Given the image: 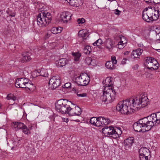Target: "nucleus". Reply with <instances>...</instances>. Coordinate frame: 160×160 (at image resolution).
<instances>
[{
	"instance_id": "dca6fc26",
	"label": "nucleus",
	"mask_w": 160,
	"mask_h": 160,
	"mask_svg": "<svg viewBox=\"0 0 160 160\" xmlns=\"http://www.w3.org/2000/svg\"><path fill=\"white\" fill-rule=\"evenodd\" d=\"M134 139L132 137H129L125 140L124 144L125 149L127 150L129 149L134 143Z\"/></svg>"
},
{
	"instance_id": "f8f14e48",
	"label": "nucleus",
	"mask_w": 160,
	"mask_h": 160,
	"mask_svg": "<svg viewBox=\"0 0 160 160\" xmlns=\"http://www.w3.org/2000/svg\"><path fill=\"white\" fill-rule=\"evenodd\" d=\"M139 153L140 160H148L151 157L149 149L146 147L141 148L139 149Z\"/></svg>"
},
{
	"instance_id": "4c0bfd02",
	"label": "nucleus",
	"mask_w": 160,
	"mask_h": 160,
	"mask_svg": "<svg viewBox=\"0 0 160 160\" xmlns=\"http://www.w3.org/2000/svg\"><path fill=\"white\" fill-rule=\"evenodd\" d=\"M77 95L78 97L83 98L86 97L87 94L85 93H82L80 92H77Z\"/></svg>"
},
{
	"instance_id": "473e14b6",
	"label": "nucleus",
	"mask_w": 160,
	"mask_h": 160,
	"mask_svg": "<svg viewBox=\"0 0 160 160\" xmlns=\"http://www.w3.org/2000/svg\"><path fill=\"white\" fill-rule=\"evenodd\" d=\"M7 99L8 100H12L14 102V101L16 99V98L13 94H9L7 95Z\"/></svg>"
},
{
	"instance_id": "b1692460",
	"label": "nucleus",
	"mask_w": 160,
	"mask_h": 160,
	"mask_svg": "<svg viewBox=\"0 0 160 160\" xmlns=\"http://www.w3.org/2000/svg\"><path fill=\"white\" fill-rule=\"evenodd\" d=\"M147 9L145 8L143 11L142 13V18L145 21L148 22H150L151 21L148 17V15H149V14H150V13L151 12H147Z\"/></svg>"
},
{
	"instance_id": "603ef678",
	"label": "nucleus",
	"mask_w": 160,
	"mask_h": 160,
	"mask_svg": "<svg viewBox=\"0 0 160 160\" xmlns=\"http://www.w3.org/2000/svg\"><path fill=\"white\" fill-rule=\"evenodd\" d=\"M138 64H136L132 67V68L134 70H136L138 69Z\"/></svg>"
},
{
	"instance_id": "7ed1b4c3",
	"label": "nucleus",
	"mask_w": 160,
	"mask_h": 160,
	"mask_svg": "<svg viewBox=\"0 0 160 160\" xmlns=\"http://www.w3.org/2000/svg\"><path fill=\"white\" fill-rule=\"evenodd\" d=\"M38 11L40 13L37 17L38 25L41 27L47 26L52 20L51 14L41 7L39 8Z\"/></svg>"
},
{
	"instance_id": "680f3d73",
	"label": "nucleus",
	"mask_w": 160,
	"mask_h": 160,
	"mask_svg": "<svg viewBox=\"0 0 160 160\" xmlns=\"http://www.w3.org/2000/svg\"><path fill=\"white\" fill-rule=\"evenodd\" d=\"M126 53H128V52H126L125 53V54H126Z\"/></svg>"
},
{
	"instance_id": "de8ad7c7",
	"label": "nucleus",
	"mask_w": 160,
	"mask_h": 160,
	"mask_svg": "<svg viewBox=\"0 0 160 160\" xmlns=\"http://www.w3.org/2000/svg\"><path fill=\"white\" fill-rule=\"evenodd\" d=\"M120 12L121 11H120L118 9H116L115 10L114 13L116 15H118L120 14Z\"/></svg>"
},
{
	"instance_id": "c03bdc74",
	"label": "nucleus",
	"mask_w": 160,
	"mask_h": 160,
	"mask_svg": "<svg viewBox=\"0 0 160 160\" xmlns=\"http://www.w3.org/2000/svg\"><path fill=\"white\" fill-rule=\"evenodd\" d=\"M88 36V33L86 31V33L85 34H84L81 37L82 38V39L83 40H84L86 39Z\"/></svg>"
},
{
	"instance_id": "c756f323",
	"label": "nucleus",
	"mask_w": 160,
	"mask_h": 160,
	"mask_svg": "<svg viewBox=\"0 0 160 160\" xmlns=\"http://www.w3.org/2000/svg\"><path fill=\"white\" fill-rule=\"evenodd\" d=\"M72 55L74 57V60L76 62L78 61L81 56V54L79 52H72Z\"/></svg>"
},
{
	"instance_id": "79ce46f5",
	"label": "nucleus",
	"mask_w": 160,
	"mask_h": 160,
	"mask_svg": "<svg viewBox=\"0 0 160 160\" xmlns=\"http://www.w3.org/2000/svg\"><path fill=\"white\" fill-rule=\"evenodd\" d=\"M111 61L113 63V64H116L117 63V60L116 59L115 56H113L111 57Z\"/></svg>"
},
{
	"instance_id": "9b49d317",
	"label": "nucleus",
	"mask_w": 160,
	"mask_h": 160,
	"mask_svg": "<svg viewBox=\"0 0 160 160\" xmlns=\"http://www.w3.org/2000/svg\"><path fill=\"white\" fill-rule=\"evenodd\" d=\"M61 82L60 78L59 76H53L49 79L48 83L49 88L52 89H55L60 85Z\"/></svg>"
},
{
	"instance_id": "c85d7f7f",
	"label": "nucleus",
	"mask_w": 160,
	"mask_h": 160,
	"mask_svg": "<svg viewBox=\"0 0 160 160\" xmlns=\"http://www.w3.org/2000/svg\"><path fill=\"white\" fill-rule=\"evenodd\" d=\"M99 122L98 118L92 117L90 120V122L95 126L98 127L97 123Z\"/></svg>"
},
{
	"instance_id": "2f4dec72",
	"label": "nucleus",
	"mask_w": 160,
	"mask_h": 160,
	"mask_svg": "<svg viewBox=\"0 0 160 160\" xmlns=\"http://www.w3.org/2000/svg\"><path fill=\"white\" fill-rule=\"evenodd\" d=\"M114 64L111 61H108L106 63V66L108 69H113L114 68Z\"/></svg>"
},
{
	"instance_id": "2eb2a0df",
	"label": "nucleus",
	"mask_w": 160,
	"mask_h": 160,
	"mask_svg": "<svg viewBox=\"0 0 160 160\" xmlns=\"http://www.w3.org/2000/svg\"><path fill=\"white\" fill-rule=\"evenodd\" d=\"M98 120H99V122L97 123L98 127L108 124L110 122L108 118L102 117H98Z\"/></svg>"
},
{
	"instance_id": "4be33fe9",
	"label": "nucleus",
	"mask_w": 160,
	"mask_h": 160,
	"mask_svg": "<svg viewBox=\"0 0 160 160\" xmlns=\"http://www.w3.org/2000/svg\"><path fill=\"white\" fill-rule=\"evenodd\" d=\"M37 76H41L43 77H47L48 76V72L47 70L42 68L36 71Z\"/></svg>"
},
{
	"instance_id": "f704fd0d",
	"label": "nucleus",
	"mask_w": 160,
	"mask_h": 160,
	"mask_svg": "<svg viewBox=\"0 0 160 160\" xmlns=\"http://www.w3.org/2000/svg\"><path fill=\"white\" fill-rule=\"evenodd\" d=\"M102 43V39L99 38L96 40L92 44L94 46H99L101 45V44Z\"/></svg>"
},
{
	"instance_id": "5fc2aeb1",
	"label": "nucleus",
	"mask_w": 160,
	"mask_h": 160,
	"mask_svg": "<svg viewBox=\"0 0 160 160\" xmlns=\"http://www.w3.org/2000/svg\"><path fill=\"white\" fill-rule=\"evenodd\" d=\"M160 3V0H154V2L155 4H158Z\"/></svg>"
},
{
	"instance_id": "393cba45",
	"label": "nucleus",
	"mask_w": 160,
	"mask_h": 160,
	"mask_svg": "<svg viewBox=\"0 0 160 160\" xmlns=\"http://www.w3.org/2000/svg\"><path fill=\"white\" fill-rule=\"evenodd\" d=\"M146 8L147 9V12H151L150 13V15H148V17L150 19L151 21L152 22V19L151 18H152V14H153V12L154 11V8H152V7L150 6Z\"/></svg>"
},
{
	"instance_id": "c9c22d12",
	"label": "nucleus",
	"mask_w": 160,
	"mask_h": 160,
	"mask_svg": "<svg viewBox=\"0 0 160 160\" xmlns=\"http://www.w3.org/2000/svg\"><path fill=\"white\" fill-rule=\"evenodd\" d=\"M87 31L86 30L82 29L80 30L78 32V35L79 37H81L84 34H85Z\"/></svg>"
},
{
	"instance_id": "e433bc0d",
	"label": "nucleus",
	"mask_w": 160,
	"mask_h": 160,
	"mask_svg": "<svg viewBox=\"0 0 160 160\" xmlns=\"http://www.w3.org/2000/svg\"><path fill=\"white\" fill-rule=\"evenodd\" d=\"M23 82H24V84H26L27 87H28V86H29V85L31 86V85L30 83H29V80L27 78H21Z\"/></svg>"
},
{
	"instance_id": "e2e57ef3",
	"label": "nucleus",
	"mask_w": 160,
	"mask_h": 160,
	"mask_svg": "<svg viewBox=\"0 0 160 160\" xmlns=\"http://www.w3.org/2000/svg\"><path fill=\"white\" fill-rule=\"evenodd\" d=\"M18 141V143L19 144V141Z\"/></svg>"
},
{
	"instance_id": "9d476101",
	"label": "nucleus",
	"mask_w": 160,
	"mask_h": 160,
	"mask_svg": "<svg viewBox=\"0 0 160 160\" xmlns=\"http://www.w3.org/2000/svg\"><path fill=\"white\" fill-rule=\"evenodd\" d=\"M143 118L140 119L138 121L134 123L133 125V128L135 132H141L142 131V128H145V131H148V127Z\"/></svg>"
},
{
	"instance_id": "a878e982",
	"label": "nucleus",
	"mask_w": 160,
	"mask_h": 160,
	"mask_svg": "<svg viewBox=\"0 0 160 160\" xmlns=\"http://www.w3.org/2000/svg\"><path fill=\"white\" fill-rule=\"evenodd\" d=\"M159 12L160 11L159 10H156L154 9L153 14H152V18H151L152 22L154 20L155 21L158 19L159 17V15H160Z\"/></svg>"
},
{
	"instance_id": "37998d69",
	"label": "nucleus",
	"mask_w": 160,
	"mask_h": 160,
	"mask_svg": "<svg viewBox=\"0 0 160 160\" xmlns=\"http://www.w3.org/2000/svg\"><path fill=\"white\" fill-rule=\"evenodd\" d=\"M79 24L83 23L85 22V19L83 18H79L77 21Z\"/></svg>"
},
{
	"instance_id": "7c9ffc66",
	"label": "nucleus",
	"mask_w": 160,
	"mask_h": 160,
	"mask_svg": "<svg viewBox=\"0 0 160 160\" xmlns=\"http://www.w3.org/2000/svg\"><path fill=\"white\" fill-rule=\"evenodd\" d=\"M92 51V49L91 47L88 45L84 47L83 49V52L86 54H89Z\"/></svg>"
},
{
	"instance_id": "423d86ee",
	"label": "nucleus",
	"mask_w": 160,
	"mask_h": 160,
	"mask_svg": "<svg viewBox=\"0 0 160 160\" xmlns=\"http://www.w3.org/2000/svg\"><path fill=\"white\" fill-rule=\"evenodd\" d=\"M102 132L105 135L110 136L114 138H118L121 135L122 132L119 127H115L110 126L106 127L102 129Z\"/></svg>"
},
{
	"instance_id": "ea45409f",
	"label": "nucleus",
	"mask_w": 160,
	"mask_h": 160,
	"mask_svg": "<svg viewBox=\"0 0 160 160\" xmlns=\"http://www.w3.org/2000/svg\"><path fill=\"white\" fill-rule=\"evenodd\" d=\"M92 61V58L89 57L87 58L85 60L86 63L88 65L91 64Z\"/></svg>"
},
{
	"instance_id": "a211bd4d",
	"label": "nucleus",
	"mask_w": 160,
	"mask_h": 160,
	"mask_svg": "<svg viewBox=\"0 0 160 160\" xmlns=\"http://www.w3.org/2000/svg\"><path fill=\"white\" fill-rule=\"evenodd\" d=\"M31 55V53L28 52L23 53L22 54V57L20 59V61L22 62H24L26 61H30L31 58L30 57Z\"/></svg>"
},
{
	"instance_id": "a19ab883",
	"label": "nucleus",
	"mask_w": 160,
	"mask_h": 160,
	"mask_svg": "<svg viewBox=\"0 0 160 160\" xmlns=\"http://www.w3.org/2000/svg\"><path fill=\"white\" fill-rule=\"evenodd\" d=\"M23 2L21 1H18L16 2L15 4L19 8H22L23 7Z\"/></svg>"
},
{
	"instance_id": "aec40b11",
	"label": "nucleus",
	"mask_w": 160,
	"mask_h": 160,
	"mask_svg": "<svg viewBox=\"0 0 160 160\" xmlns=\"http://www.w3.org/2000/svg\"><path fill=\"white\" fill-rule=\"evenodd\" d=\"M15 86L17 88H26V84L21 78H18L16 81Z\"/></svg>"
},
{
	"instance_id": "f257e3e1",
	"label": "nucleus",
	"mask_w": 160,
	"mask_h": 160,
	"mask_svg": "<svg viewBox=\"0 0 160 160\" xmlns=\"http://www.w3.org/2000/svg\"><path fill=\"white\" fill-rule=\"evenodd\" d=\"M111 78L107 77L102 83L105 84L103 87V95L101 97V99L102 102H111L115 98L116 92L112 86L113 85Z\"/></svg>"
},
{
	"instance_id": "4468645a",
	"label": "nucleus",
	"mask_w": 160,
	"mask_h": 160,
	"mask_svg": "<svg viewBox=\"0 0 160 160\" xmlns=\"http://www.w3.org/2000/svg\"><path fill=\"white\" fill-rule=\"evenodd\" d=\"M71 14L68 12H65L62 13L60 15V19L64 23H67L71 19Z\"/></svg>"
},
{
	"instance_id": "412c9836",
	"label": "nucleus",
	"mask_w": 160,
	"mask_h": 160,
	"mask_svg": "<svg viewBox=\"0 0 160 160\" xmlns=\"http://www.w3.org/2000/svg\"><path fill=\"white\" fill-rule=\"evenodd\" d=\"M68 60L66 58H62L60 59L58 61L56 62V64L57 67L59 68L64 66L68 63Z\"/></svg>"
},
{
	"instance_id": "bf43d9fd",
	"label": "nucleus",
	"mask_w": 160,
	"mask_h": 160,
	"mask_svg": "<svg viewBox=\"0 0 160 160\" xmlns=\"http://www.w3.org/2000/svg\"><path fill=\"white\" fill-rule=\"evenodd\" d=\"M42 22H44V19H42Z\"/></svg>"
},
{
	"instance_id": "052dcab7",
	"label": "nucleus",
	"mask_w": 160,
	"mask_h": 160,
	"mask_svg": "<svg viewBox=\"0 0 160 160\" xmlns=\"http://www.w3.org/2000/svg\"><path fill=\"white\" fill-rule=\"evenodd\" d=\"M75 121H77V122H79V120H75Z\"/></svg>"
},
{
	"instance_id": "f3484780",
	"label": "nucleus",
	"mask_w": 160,
	"mask_h": 160,
	"mask_svg": "<svg viewBox=\"0 0 160 160\" xmlns=\"http://www.w3.org/2000/svg\"><path fill=\"white\" fill-rule=\"evenodd\" d=\"M105 47L110 52H112L114 47V42L111 39H107L105 42Z\"/></svg>"
},
{
	"instance_id": "5701e85b",
	"label": "nucleus",
	"mask_w": 160,
	"mask_h": 160,
	"mask_svg": "<svg viewBox=\"0 0 160 160\" xmlns=\"http://www.w3.org/2000/svg\"><path fill=\"white\" fill-rule=\"evenodd\" d=\"M143 51V50L140 48L134 50L133 51L131 55L132 57H133V58H138L141 55Z\"/></svg>"
},
{
	"instance_id": "20e7f679",
	"label": "nucleus",
	"mask_w": 160,
	"mask_h": 160,
	"mask_svg": "<svg viewBox=\"0 0 160 160\" xmlns=\"http://www.w3.org/2000/svg\"><path fill=\"white\" fill-rule=\"evenodd\" d=\"M73 104L70 101L65 99L58 100L55 103L56 109L57 112L62 114H67L70 105Z\"/></svg>"
},
{
	"instance_id": "f03ea898",
	"label": "nucleus",
	"mask_w": 160,
	"mask_h": 160,
	"mask_svg": "<svg viewBox=\"0 0 160 160\" xmlns=\"http://www.w3.org/2000/svg\"><path fill=\"white\" fill-rule=\"evenodd\" d=\"M132 99L130 98L120 102L116 106L117 110L124 114L133 113L135 109L132 105Z\"/></svg>"
},
{
	"instance_id": "bb28decb",
	"label": "nucleus",
	"mask_w": 160,
	"mask_h": 160,
	"mask_svg": "<svg viewBox=\"0 0 160 160\" xmlns=\"http://www.w3.org/2000/svg\"><path fill=\"white\" fill-rule=\"evenodd\" d=\"M14 124V128H17L18 129H22L25 126L23 123L20 122H15Z\"/></svg>"
},
{
	"instance_id": "0eeeda50",
	"label": "nucleus",
	"mask_w": 160,
	"mask_h": 160,
	"mask_svg": "<svg viewBox=\"0 0 160 160\" xmlns=\"http://www.w3.org/2000/svg\"><path fill=\"white\" fill-rule=\"evenodd\" d=\"M157 117L156 113H152L149 116L143 118L148 127L147 131L150 130L152 126L156 123H159V121L158 120Z\"/></svg>"
},
{
	"instance_id": "8fccbe9b",
	"label": "nucleus",
	"mask_w": 160,
	"mask_h": 160,
	"mask_svg": "<svg viewBox=\"0 0 160 160\" xmlns=\"http://www.w3.org/2000/svg\"><path fill=\"white\" fill-rule=\"evenodd\" d=\"M51 33H47L45 36V39H47L48 38H49L51 36Z\"/></svg>"
},
{
	"instance_id": "6e6552de",
	"label": "nucleus",
	"mask_w": 160,
	"mask_h": 160,
	"mask_svg": "<svg viewBox=\"0 0 160 160\" xmlns=\"http://www.w3.org/2000/svg\"><path fill=\"white\" fill-rule=\"evenodd\" d=\"M145 65L146 68L147 69L152 70H156L159 67V64L154 58L151 57H148L146 59Z\"/></svg>"
},
{
	"instance_id": "1a4fd4ad",
	"label": "nucleus",
	"mask_w": 160,
	"mask_h": 160,
	"mask_svg": "<svg viewBox=\"0 0 160 160\" xmlns=\"http://www.w3.org/2000/svg\"><path fill=\"white\" fill-rule=\"evenodd\" d=\"M90 81V78L86 73H82L77 77L75 81L78 85L86 86Z\"/></svg>"
},
{
	"instance_id": "13d9d810",
	"label": "nucleus",
	"mask_w": 160,
	"mask_h": 160,
	"mask_svg": "<svg viewBox=\"0 0 160 160\" xmlns=\"http://www.w3.org/2000/svg\"><path fill=\"white\" fill-rule=\"evenodd\" d=\"M28 129H29V130L30 129L31 130L32 129V126H28Z\"/></svg>"
},
{
	"instance_id": "ddd939ff",
	"label": "nucleus",
	"mask_w": 160,
	"mask_h": 160,
	"mask_svg": "<svg viewBox=\"0 0 160 160\" xmlns=\"http://www.w3.org/2000/svg\"><path fill=\"white\" fill-rule=\"evenodd\" d=\"M68 111L67 114L70 116H79L81 114L82 110L78 107L75 106V107L70 106Z\"/></svg>"
},
{
	"instance_id": "a18cd8bd",
	"label": "nucleus",
	"mask_w": 160,
	"mask_h": 160,
	"mask_svg": "<svg viewBox=\"0 0 160 160\" xmlns=\"http://www.w3.org/2000/svg\"><path fill=\"white\" fill-rule=\"evenodd\" d=\"M31 84V86L30 85L29 86H28V87H26L25 88H28L30 90H32V89H34V86L32 84Z\"/></svg>"
},
{
	"instance_id": "72a5a7b5",
	"label": "nucleus",
	"mask_w": 160,
	"mask_h": 160,
	"mask_svg": "<svg viewBox=\"0 0 160 160\" xmlns=\"http://www.w3.org/2000/svg\"><path fill=\"white\" fill-rule=\"evenodd\" d=\"M23 132L26 134H29L31 133V132L29 129L25 125L22 129Z\"/></svg>"
},
{
	"instance_id": "6e6d98bb",
	"label": "nucleus",
	"mask_w": 160,
	"mask_h": 160,
	"mask_svg": "<svg viewBox=\"0 0 160 160\" xmlns=\"http://www.w3.org/2000/svg\"><path fill=\"white\" fill-rule=\"evenodd\" d=\"M62 119L63 121L65 122H68V120L67 118H64Z\"/></svg>"
},
{
	"instance_id": "58836bf2",
	"label": "nucleus",
	"mask_w": 160,
	"mask_h": 160,
	"mask_svg": "<svg viewBox=\"0 0 160 160\" xmlns=\"http://www.w3.org/2000/svg\"><path fill=\"white\" fill-rule=\"evenodd\" d=\"M51 32L54 34L58 33V31L57 27H53L52 28L51 30Z\"/></svg>"
},
{
	"instance_id": "39448f33",
	"label": "nucleus",
	"mask_w": 160,
	"mask_h": 160,
	"mask_svg": "<svg viewBox=\"0 0 160 160\" xmlns=\"http://www.w3.org/2000/svg\"><path fill=\"white\" fill-rule=\"evenodd\" d=\"M132 99V102L134 108L138 109L146 106L148 104L149 101L147 97L144 95L138 96Z\"/></svg>"
},
{
	"instance_id": "0e129e2a",
	"label": "nucleus",
	"mask_w": 160,
	"mask_h": 160,
	"mask_svg": "<svg viewBox=\"0 0 160 160\" xmlns=\"http://www.w3.org/2000/svg\"><path fill=\"white\" fill-rule=\"evenodd\" d=\"M159 50H160V49H159Z\"/></svg>"
},
{
	"instance_id": "3c124183",
	"label": "nucleus",
	"mask_w": 160,
	"mask_h": 160,
	"mask_svg": "<svg viewBox=\"0 0 160 160\" xmlns=\"http://www.w3.org/2000/svg\"><path fill=\"white\" fill-rule=\"evenodd\" d=\"M146 68H145L144 69V71L145 72V73H143V72L142 73H142L143 75L145 74L146 76V77H147L148 75H149V74L148 73V72H146Z\"/></svg>"
},
{
	"instance_id": "09e8293b",
	"label": "nucleus",
	"mask_w": 160,
	"mask_h": 160,
	"mask_svg": "<svg viewBox=\"0 0 160 160\" xmlns=\"http://www.w3.org/2000/svg\"><path fill=\"white\" fill-rule=\"evenodd\" d=\"M157 116L158 120L159 123L160 122V112H158L157 113Z\"/></svg>"
},
{
	"instance_id": "6ab92c4d",
	"label": "nucleus",
	"mask_w": 160,
	"mask_h": 160,
	"mask_svg": "<svg viewBox=\"0 0 160 160\" xmlns=\"http://www.w3.org/2000/svg\"><path fill=\"white\" fill-rule=\"evenodd\" d=\"M72 6L76 7L82 6L83 3L82 0H69L68 2Z\"/></svg>"
},
{
	"instance_id": "4d7b16f0",
	"label": "nucleus",
	"mask_w": 160,
	"mask_h": 160,
	"mask_svg": "<svg viewBox=\"0 0 160 160\" xmlns=\"http://www.w3.org/2000/svg\"><path fill=\"white\" fill-rule=\"evenodd\" d=\"M57 30L58 31V33L60 32L61 31V29H59V28L57 27Z\"/></svg>"
},
{
	"instance_id": "cd10ccee",
	"label": "nucleus",
	"mask_w": 160,
	"mask_h": 160,
	"mask_svg": "<svg viewBox=\"0 0 160 160\" xmlns=\"http://www.w3.org/2000/svg\"><path fill=\"white\" fill-rule=\"evenodd\" d=\"M124 39V37H122V38H120L121 41L118 42V43L117 46V48L119 49H122L125 46H124V45L126 43V42H123V41H122V40Z\"/></svg>"
},
{
	"instance_id": "49530a36",
	"label": "nucleus",
	"mask_w": 160,
	"mask_h": 160,
	"mask_svg": "<svg viewBox=\"0 0 160 160\" xmlns=\"http://www.w3.org/2000/svg\"><path fill=\"white\" fill-rule=\"evenodd\" d=\"M71 86V83L70 82H67L64 85V88H70Z\"/></svg>"
},
{
	"instance_id": "864d4df0",
	"label": "nucleus",
	"mask_w": 160,
	"mask_h": 160,
	"mask_svg": "<svg viewBox=\"0 0 160 160\" xmlns=\"http://www.w3.org/2000/svg\"><path fill=\"white\" fill-rule=\"evenodd\" d=\"M126 60H127L126 59H125V58L123 59L122 61V63L123 64H126Z\"/></svg>"
}]
</instances>
